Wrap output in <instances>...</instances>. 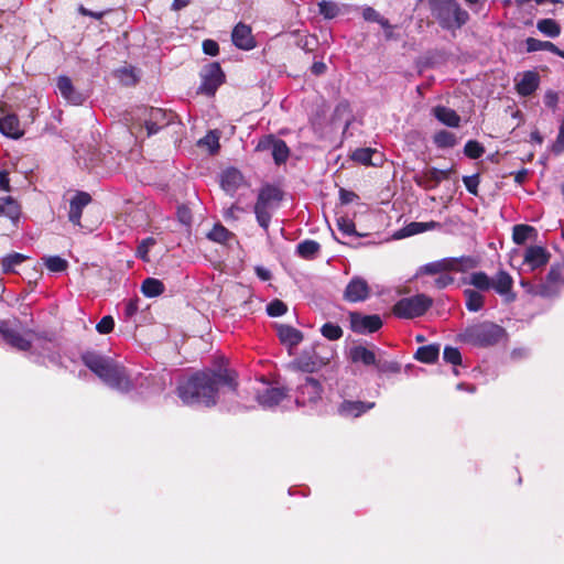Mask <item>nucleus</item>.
<instances>
[{
	"label": "nucleus",
	"instance_id": "1",
	"mask_svg": "<svg viewBox=\"0 0 564 564\" xmlns=\"http://www.w3.org/2000/svg\"><path fill=\"white\" fill-rule=\"evenodd\" d=\"M237 388L235 373L227 368L198 371L182 380L177 386V395L186 405H216L221 395L235 394Z\"/></svg>",
	"mask_w": 564,
	"mask_h": 564
},
{
	"label": "nucleus",
	"instance_id": "2",
	"mask_svg": "<svg viewBox=\"0 0 564 564\" xmlns=\"http://www.w3.org/2000/svg\"><path fill=\"white\" fill-rule=\"evenodd\" d=\"M82 360L107 387L120 393L137 391L143 394L149 387L150 375L131 372L110 356L98 351H86L82 355Z\"/></svg>",
	"mask_w": 564,
	"mask_h": 564
},
{
	"label": "nucleus",
	"instance_id": "3",
	"mask_svg": "<svg viewBox=\"0 0 564 564\" xmlns=\"http://www.w3.org/2000/svg\"><path fill=\"white\" fill-rule=\"evenodd\" d=\"M464 284L471 285L473 289H465L463 294L465 305L469 312H478L485 305L482 292L494 290L507 304L517 300V293L513 290V278L503 269L498 270L492 276L484 271H474L463 280Z\"/></svg>",
	"mask_w": 564,
	"mask_h": 564
},
{
	"label": "nucleus",
	"instance_id": "4",
	"mask_svg": "<svg viewBox=\"0 0 564 564\" xmlns=\"http://www.w3.org/2000/svg\"><path fill=\"white\" fill-rule=\"evenodd\" d=\"M0 334L3 339L13 348L26 351L31 348L40 349V354L51 362L57 364L59 355L56 345L52 338L42 335H34L33 339L23 336L18 329L12 328L7 322L0 323Z\"/></svg>",
	"mask_w": 564,
	"mask_h": 564
},
{
	"label": "nucleus",
	"instance_id": "5",
	"mask_svg": "<svg viewBox=\"0 0 564 564\" xmlns=\"http://www.w3.org/2000/svg\"><path fill=\"white\" fill-rule=\"evenodd\" d=\"M432 17L445 30L460 29L469 19L456 0H427Z\"/></svg>",
	"mask_w": 564,
	"mask_h": 564
},
{
	"label": "nucleus",
	"instance_id": "6",
	"mask_svg": "<svg viewBox=\"0 0 564 564\" xmlns=\"http://www.w3.org/2000/svg\"><path fill=\"white\" fill-rule=\"evenodd\" d=\"M506 336V330L491 322H481L467 326L459 335L460 341L477 346L489 347L498 344Z\"/></svg>",
	"mask_w": 564,
	"mask_h": 564
},
{
	"label": "nucleus",
	"instance_id": "7",
	"mask_svg": "<svg viewBox=\"0 0 564 564\" xmlns=\"http://www.w3.org/2000/svg\"><path fill=\"white\" fill-rule=\"evenodd\" d=\"M477 259L471 256H462L458 258L449 257L422 265L420 268V273L435 275L443 274L445 272H467L477 268Z\"/></svg>",
	"mask_w": 564,
	"mask_h": 564
},
{
	"label": "nucleus",
	"instance_id": "8",
	"mask_svg": "<svg viewBox=\"0 0 564 564\" xmlns=\"http://www.w3.org/2000/svg\"><path fill=\"white\" fill-rule=\"evenodd\" d=\"M432 299L425 294H416L400 299L393 306V314L399 318L412 319L420 317L432 306Z\"/></svg>",
	"mask_w": 564,
	"mask_h": 564
},
{
	"label": "nucleus",
	"instance_id": "9",
	"mask_svg": "<svg viewBox=\"0 0 564 564\" xmlns=\"http://www.w3.org/2000/svg\"><path fill=\"white\" fill-rule=\"evenodd\" d=\"M323 387L321 382L310 376H305L304 381L299 384L295 402L299 406L314 408L322 401Z\"/></svg>",
	"mask_w": 564,
	"mask_h": 564
},
{
	"label": "nucleus",
	"instance_id": "10",
	"mask_svg": "<svg viewBox=\"0 0 564 564\" xmlns=\"http://www.w3.org/2000/svg\"><path fill=\"white\" fill-rule=\"evenodd\" d=\"M202 84L199 91L212 96L225 80V74L218 63H210L200 73Z\"/></svg>",
	"mask_w": 564,
	"mask_h": 564
},
{
	"label": "nucleus",
	"instance_id": "11",
	"mask_svg": "<svg viewBox=\"0 0 564 564\" xmlns=\"http://www.w3.org/2000/svg\"><path fill=\"white\" fill-rule=\"evenodd\" d=\"M141 112L148 137L158 133L172 121L171 113L161 108H142Z\"/></svg>",
	"mask_w": 564,
	"mask_h": 564
},
{
	"label": "nucleus",
	"instance_id": "12",
	"mask_svg": "<svg viewBox=\"0 0 564 564\" xmlns=\"http://www.w3.org/2000/svg\"><path fill=\"white\" fill-rule=\"evenodd\" d=\"M256 149L257 151L270 150L273 160L278 165L285 163L290 155V149L288 148L286 143L272 134L265 135L259 140Z\"/></svg>",
	"mask_w": 564,
	"mask_h": 564
},
{
	"label": "nucleus",
	"instance_id": "13",
	"mask_svg": "<svg viewBox=\"0 0 564 564\" xmlns=\"http://www.w3.org/2000/svg\"><path fill=\"white\" fill-rule=\"evenodd\" d=\"M288 397L284 388L263 384L262 389L257 391L256 399L259 405L265 410H272L281 404Z\"/></svg>",
	"mask_w": 564,
	"mask_h": 564
},
{
	"label": "nucleus",
	"instance_id": "14",
	"mask_svg": "<svg viewBox=\"0 0 564 564\" xmlns=\"http://www.w3.org/2000/svg\"><path fill=\"white\" fill-rule=\"evenodd\" d=\"M550 257V252L541 246L527 247L523 253V272H534L544 268Z\"/></svg>",
	"mask_w": 564,
	"mask_h": 564
},
{
	"label": "nucleus",
	"instance_id": "15",
	"mask_svg": "<svg viewBox=\"0 0 564 564\" xmlns=\"http://www.w3.org/2000/svg\"><path fill=\"white\" fill-rule=\"evenodd\" d=\"M351 329L359 334L375 333L382 326L379 315H362L359 313L350 314Z\"/></svg>",
	"mask_w": 564,
	"mask_h": 564
},
{
	"label": "nucleus",
	"instance_id": "16",
	"mask_svg": "<svg viewBox=\"0 0 564 564\" xmlns=\"http://www.w3.org/2000/svg\"><path fill=\"white\" fill-rule=\"evenodd\" d=\"M369 295L368 282L361 276H354L344 291V299L351 303L364 302Z\"/></svg>",
	"mask_w": 564,
	"mask_h": 564
},
{
	"label": "nucleus",
	"instance_id": "17",
	"mask_svg": "<svg viewBox=\"0 0 564 564\" xmlns=\"http://www.w3.org/2000/svg\"><path fill=\"white\" fill-rule=\"evenodd\" d=\"M231 41L236 47L243 51H250L257 45L251 26L242 22L235 25L231 32Z\"/></svg>",
	"mask_w": 564,
	"mask_h": 564
},
{
	"label": "nucleus",
	"instance_id": "18",
	"mask_svg": "<svg viewBox=\"0 0 564 564\" xmlns=\"http://www.w3.org/2000/svg\"><path fill=\"white\" fill-rule=\"evenodd\" d=\"M56 87L59 95L70 105H82L86 97L77 90L68 76L61 75L56 78Z\"/></svg>",
	"mask_w": 564,
	"mask_h": 564
},
{
	"label": "nucleus",
	"instance_id": "19",
	"mask_svg": "<svg viewBox=\"0 0 564 564\" xmlns=\"http://www.w3.org/2000/svg\"><path fill=\"white\" fill-rule=\"evenodd\" d=\"M375 405V402L343 400L337 406V414L344 419H356L373 409Z\"/></svg>",
	"mask_w": 564,
	"mask_h": 564
},
{
	"label": "nucleus",
	"instance_id": "20",
	"mask_svg": "<svg viewBox=\"0 0 564 564\" xmlns=\"http://www.w3.org/2000/svg\"><path fill=\"white\" fill-rule=\"evenodd\" d=\"M514 80L517 93L523 97L531 96L540 85L538 73L532 70L524 72L519 79Z\"/></svg>",
	"mask_w": 564,
	"mask_h": 564
},
{
	"label": "nucleus",
	"instance_id": "21",
	"mask_svg": "<svg viewBox=\"0 0 564 564\" xmlns=\"http://www.w3.org/2000/svg\"><path fill=\"white\" fill-rule=\"evenodd\" d=\"M564 271L563 263H554L551 265L549 273L542 282L545 289L551 292V297L558 294L561 285L563 284L562 273Z\"/></svg>",
	"mask_w": 564,
	"mask_h": 564
},
{
	"label": "nucleus",
	"instance_id": "22",
	"mask_svg": "<svg viewBox=\"0 0 564 564\" xmlns=\"http://www.w3.org/2000/svg\"><path fill=\"white\" fill-rule=\"evenodd\" d=\"M90 195L85 192L77 193L69 204L68 219L74 225H80L83 208L90 202Z\"/></svg>",
	"mask_w": 564,
	"mask_h": 564
},
{
	"label": "nucleus",
	"instance_id": "23",
	"mask_svg": "<svg viewBox=\"0 0 564 564\" xmlns=\"http://www.w3.org/2000/svg\"><path fill=\"white\" fill-rule=\"evenodd\" d=\"M275 208L276 207L273 206L272 204H270L259 197L257 198V203L254 205L256 218H257L259 226L261 228H263V230L265 232H268V230H269V225H270L272 214L275 210Z\"/></svg>",
	"mask_w": 564,
	"mask_h": 564
},
{
	"label": "nucleus",
	"instance_id": "24",
	"mask_svg": "<svg viewBox=\"0 0 564 564\" xmlns=\"http://www.w3.org/2000/svg\"><path fill=\"white\" fill-rule=\"evenodd\" d=\"M243 183V176L237 169H227L223 172L221 178H220V185L221 188L229 193L234 194L236 191L242 185Z\"/></svg>",
	"mask_w": 564,
	"mask_h": 564
},
{
	"label": "nucleus",
	"instance_id": "25",
	"mask_svg": "<svg viewBox=\"0 0 564 564\" xmlns=\"http://www.w3.org/2000/svg\"><path fill=\"white\" fill-rule=\"evenodd\" d=\"M432 115L444 126L449 128H458L460 126V117L458 113L445 106H435L432 109Z\"/></svg>",
	"mask_w": 564,
	"mask_h": 564
},
{
	"label": "nucleus",
	"instance_id": "26",
	"mask_svg": "<svg viewBox=\"0 0 564 564\" xmlns=\"http://www.w3.org/2000/svg\"><path fill=\"white\" fill-rule=\"evenodd\" d=\"M0 132L7 137L17 139L22 135L19 119L15 115H7L0 118Z\"/></svg>",
	"mask_w": 564,
	"mask_h": 564
},
{
	"label": "nucleus",
	"instance_id": "27",
	"mask_svg": "<svg viewBox=\"0 0 564 564\" xmlns=\"http://www.w3.org/2000/svg\"><path fill=\"white\" fill-rule=\"evenodd\" d=\"M349 356L354 362H361L365 366H375L377 360L375 351L360 345L351 347Z\"/></svg>",
	"mask_w": 564,
	"mask_h": 564
},
{
	"label": "nucleus",
	"instance_id": "28",
	"mask_svg": "<svg viewBox=\"0 0 564 564\" xmlns=\"http://www.w3.org/2000/svg\"><path fill=\"white\" fill-rule=\"evenodd\" d=\"M278 336L284 345L290 347L299 345L303 339L302 333L289 325H280L278 327Z\"/></svg>",
	"mask_w": 564,
	"mask_h": 564
},
{
	"label": "nucleus",
	"instance_id": "29",
	"mask_svg": "<svg viewBox=\"0 0 564 564\" xmlns=\"http://www.w3.org/2000/svg\"><path fill=\"white\" fill-rule=\"evenodd\" d=\"M28 259L26 256L13 252L6 257H3L0 260V271L3 274L14 273L15 267L20 265L22 262H24Z\"/></svg>",
	"mask_w": 564,
	"mask_h": 564
},
{
	"label": "nucleus",
	"instance_id": "30",
	"mask_svg": "<svg viewBox=\"0 0 564 564\" xmlns=\"http://www.w3.org/2000/svg\"><path fill=\"white\" fill-rule=\"evenodd\" d=\"M0 216L15 220L20 216L19 204L10 196L0 198Z\"/></svg>",
	"mask_w": 564,
	"mask_h": 564
},
{
	"label": "nucleus",
	"instance_id": "31",
	"mask_svg": "<svg viewBox=\"0 0 564 564\" xmlns=\"http://www.w3.org/2000/svg\"><path fill=\"white\" fill-rule=\"evenodd\" d=\"M440 355V346L438 345H426L417 348L415 352V359L421 362L432 364L437 360Z\"/></svg>",
	"mask_w": 564,
	"mask_h": 564
},
{
	"label": "nucleus",
	"instance_id": "32",
	"mask_svg": "<svg viewBox=\"0 0 564 564\" xmlns=\"http://www.w3.org/2000/svg\"><path fill=\"white\" fill-rule=\"evenodd\" d=\"M319 250V243L311 239H306L296 246V253L303 259H314Z\"/></svg>",
	"mask_w": 564,
	"mask_h": 564
},
{
	"label": "nucleus",
	"instance_id": "33",
	"mask_svg": "<svg viewBox=\"0 0 564 564\" xmlns=\"http://www.w3.org/2000/svg\"><path fill=\"white\" fill-rule=\"evenodd\" d=\"M437 227H440V224L436 221H429V223L413 221V223H410L409 225H406L402 229L401 237L414 236V235L422 234L427 230L435 229Z\"/></svg>",
	"mask_w": 564,
	"mask_h": 564
},
{
	"label": "nucleus",
	"instance_id": "34",
	"mask_svg": "<svg viewBox=\"0 0 564 564\" xmlns=\"http://www.w3.org/2000/svg\"><path fill=\"white\" fill-rule=\"evenodd\" d=\"M524 43L528 53H533L538 51H549L555 54L557 51V46L550 41H541L534 37H528Z\"/></svg>",
	"mask_w": 564,
	"mask_h": 564
},
{
	"label": "nucleus",
	"instance_id": "35",
	"mask_svg": "<svg viewBox=\"0 0 564 564\" xmlns=\"http://www.w3.org/2000/svg\"><path fill=\"white\" fill-rule=\"evenodd\" d=\"M536 29L547 37H557L561 34V25L553 19H541L536 22Z\"/></svg>",
	"mask_w": 564,
	"mask_h": 564
},
{
	"label": "nucleus",
	"instance_id": "36",
	"mask_svg": "<svg viewBox=\"0 0 564 564\" xmlns=\"http://www.w3.org/2000/svg\"><path fill=\"white\" fill-rule=\"evenodd\" d=\"M433 142L440 149H449L457 144V138L453 132L440 130L433 135Z\"/></svg>",
	"mask_w": 564,
	"mask_h": 564
},
{
	"label": "nucleus",
	"instance_id": "37",
	"mask_svg": "<svg viewBox=\"0 0 564 564\" xmlns=\"http://www.w3.org/2000/svg\"><path fill=\"white\" fill-rule=\"evenodd\" d=\"M141 291L147 297H154L164 292V284L154 278H147L141 284Z\"/></svg>",
	"mask_w": 564,
	"mask_h": 564
},
{
	"label": "nucleus",
	"instance_id": "38",
	"mask_svg": "<svg viewBox=\"0 0 564 564\" xmlns=\"http://www.w3.org/2000/svg\"><path fill=\"white\" fill-rule=\"evenodd\" d=\"M449 170H438L431 167L424 172V178L429 187L437 186L443 180L449 176Z\"/></svg>",
	"mask_w": 564,
	"mask_h": 564
},
{
	"label": "nucleus",
	"instance_id": "39",
	"mask_svg": "<svg viewBox=\"0 0 564 564\" xmlns=\"http://www.w3.org/2000/svg\"><path fill=\"white\" fill-rule=\"evenodd\" d=\"M258 197L278 207L282 200V192L275 186L265 185L260 189Z\"/></svg>",
	"mask_w": 564,
	"mask_h": 564
},
{
	"label": "nucleus",
	"instance_id": "40",
	"mask_svg": "<svg viewBox=\"0 0 564 564\" xmlns=\"http://www.w3.org/2000/svg\"><path fill=\"white\" fill-rule=\"evenodd\" d=\"M378 154V151L375 150V149H371V148H360V149H356L352 154H351V159L355 161V162H358L362 165H376V163H373L371 160H372V156Z\"/></svg>",
	"mask_w": 564,
	"mask_h": 564
},
{
	"label": "nucleus",
	"instance_id": "41",
	"mask_svg": "<svg viewBox=\"0 0 564 564\" xmlns=\"http://www.w3.org/2000/svg\"><path fill=\"white\" fill-rule=\"evenodd\" d=\"M520 285L524 289V291L528 293V294H531V295H539V296H542V297H551V292L549 291V289H545L542 284V282L535 284L529 280H525V279H521L520 280Z\"/></svg>",
	"mask_w": 564,
	"mask_h": 564
},
{
	"label": "nucleus",
	"instance_id": "42",
	"mask_svg": "<svg viewBox=\"0 0 564 564\" xmlns=\"http://www.w3.org/2000/svg\"><path fill=\"white\" fill-rule=\"evenodd\" d=\"M231 236L232 234L227 228L219 224L215 225L214 228L207 235L209 240L219 243H226L231 238Z\"/></svg>",
	"mask_w": 564,
	"mask_h": 564
},
{
	"label": "nucleus",
	"instance_id": "43",
	"mask_svg": "<svg viewBox=\"0 0 564 564\" xmlns=\"http://www.w3.org/2000/svg\"><path fill=\"white\" fill-rule=\"evenodd\" d=\"M318 12L325 19L330 20L340 13V8L336 2L323 0L318 3Z\"/></svg>",
	"mask_w": 564,
	"mask_h": 564
},
{
	"label": "nucleus",
	"instance_id": "44",
	"mask_svg": "<svg viewBox=\"0 0 564 564\" xmlns=\"http://www.w3.org/2000/svg\"><path fill=\"white\" fill-rule=\"evenodd\" d=\"M198 145L206 147L212 154L219 149V135L216 131H209L198 141Z\"/></svg>",
	"mask_w": 564,
	"mask_h": 564
},
{
	"label": "nucleus",
	"instance_id": "45",
	"mask_svg": "<svg viewBox=\"0 0 564 564\" xmlns=\"http://www.w3.org/2000/svg\"><path fill=\"white\" fill-rule=\"evenodd\" d=\"M45 267L52 272H63L67 269V261L58 256H51L44 259Z\"/></svg>",
	"mask_w": 564,
	"mask_h": 564
},
{
	"label": "nucleus",
	"instance_id": "46",
	"mask_svg": "<svg viewBox=\"0 0 564 564\" xmlns=\"http://www.w3.org/2000/svg\"><path fill=\"white\" fill-rule=\"evenodd\" d=\"M375 367L380 373H397L401 366L397 361L377 358Z\"/></svg>",
	"mask_w": 564,
	"mask_h": 564
},
{
	"label": "nucleus",
	"instance_id": "47",
	"mask_svg": "<svg viewBox=\"0 0 564 564\" xmlns=\"http://www.w3.org/2000/svg\"><path fill=\"white\" fill-rule=\"evenodd\" d=\"M155 245V239L148 237L143 239L137 247L135 256L144 262H149V251Z\"/></svg>",
	"mask_w": 564,
	"mask_h": 564
},
{
	"label": "nucleus",
	"instance_id": "48",
	"mask_svg": "<svg viewBox=\"0 0 564 564\" xmlns=\"http://www.w3.org/2000/svg\"><path fill=\"white\" fill-rule=\"evenodd\" d=\"M485 153V148L475 140H469L464 147V154L469 159H479Z\"/></svg>",
	"mask_w": 564,
	"mask_h": 564
},
{
	"label": "nucleus",
	"instance_id": "49",
	"mask_svg": "<svg viewBox=\"0 0 564 564\" xmlns=\"http://www.w3.org/2000/svg\"><path fill=\"white\" fill-rule=\"evenodd\" d=\"M532 231H533V228L531 226L516 225L513 227V234H512L513 241L517 245L524 243L528 240V238Z\"/></svg>",
	"mask_w": 564,
	"mask_h": 564
},
{
	"label": "nucleus",
	"instance_id": "50",
	"mask_svg": "<svg viewBox=\"0 0 564 564\" xmlns=\"http://www.w3.org/2000/svg\"><path fill=\"white\" fill-rule=\"evenodd\" d=\"M321 333L329 340H337L343 336L341 328L334 323H325L321 328Z\"/></svg>",
	"mask_w": 564,
	"mask_h": 564
},
{
	"label": "nucleus",
	"instance_id": "51",
	"mask_svg": "<svg viewBox=\"0 0 564 564\" xmlns=\"http://www.w3.org/2000/svg\"><path fill=\"white\" fill-rule=\"evenodd\" d=\"M286 311V305L280 300H273L267 305V313L272 317L282 316Z\"/></svg>",
	"mask_w": 564,
	"mask_h": 564
},
{
	"label": "nucleus",
	"instance_id": "52",
	"mask_svg": "<svg viewBox=\"0 0 564 564\" xmlns=\"http://www.w3.org/2000/svg\"><path fill=\"white\" fill-rule=\"evenodd\" d=\"M443 358L446 362L457 366L462 362V355L455 347L446 346L444 348Z\"/></svg>",
	"mask_w": 564,
	"mask_h": 564
},
{
	"label": "nucleus",
	"instance_id": "53",
	"mask_svg": "<svg viewBox=\"0 0 564 564\" xmlns=\"http://www.w3.org/2000/svg\"><path fill=\"white\" fill-rule=\"evenodd\" d=\"M115 326V321L110 315L104 316L98 324L96 325V329L100 334H109Z\"/></svg>",
	"mask_w": 564,
	"mask_h": 564
},
{
	"label": "nucleus",
	"instance_id": "54",
	"mask_svg": "<svg viewBox=\"0 0 564 564\" xmlns=\"http://www.w3.org/2000/svg\"><path fill=\"white\" fill-rule=\"evenodd\" d=\"M463 183L466 187V189L473 194V195H477V189H478V185H479V176L478 174H475V175H469V176H464L463 177Z\"/></svg>",
	"mask_w": 564,
	"mask_h": 564
},
{
	"label": "nucleus",
	"instance_id": "55",
	"mask_svg": "<svg viewBox=\"0 0 564 564\" xmlns=\"http://www.w3.org/2000/svg\"><path fill=\"white\" fill-rule=\"evenodd\" d=\"M139 310V299H130L124 303L123 314L126 318H131Z\"/></svg>",
	"mask_w": 564,
	"mask_h": 564
},
{
	"label": "nucleus",
	"instance_id": "56",
	"mask_svg": "<svg viewBox=\"0 0 564 564\" xmlns=\"http://www.w3.org/2000/svg\"><path fill=\"white\" fill-rule=\"evenodd\" d=\"M453 283H454V278L451 274H448V272L440 274L434 280V286L438 290L445 289Z\"/></svg>",
	"mask_w": 564,
	"mask_h": 564
},
{
	"label": "nucleus",
	"instance_id": "57",
	"mask_svg": "<svg viewBox=\"0 0 564 564\" xmlns=\"http://www.w3.org/2000/svg\"><path fill=\"white\" fill-rule=\"evenodd\" d=\"M544 105L553 110L557 108L558 94L554 90H546L543 97Z\"/></svg>",
	"mask_w": 564,
	"mask_h": 564
},
{
	"label": "nucleus",
	"instance_id": "58",
	"mask_svg": "<svg viewBox=\"0 0 564 564\" xmlns=\"http://www.w3.org/2000/svg\"><path fill=\"white\" fill-rule=\"evenodd\" d=\"M203 52L209 56H216L219 53L218 43L214 40H204L203 41Z\"/></svg>",
	"mask_w": 564,
	"mask_h": 564
},
{
	"label": "nucleus",
	"instance_id": "59",
	"mask_svg": "<svg viewBox=\"0 0 564 564\" xmlns=\"http://www.w3.org/2000/svg\"><path fill=\"white\" fill-rule=\"evenodd\" d=\"M382 15L371 7L362 9V18L368 22H378Z\"/></svg>",
	"mask_w": 564,
	"mask_h": 564
},
{
	"label": "nucleus",
	"instance_id": "60",
	"mask_svg": "<svg viewBox=\"0 0 564 564\" xmlns=\"http://www.w3.org/2000/svg\"><path fill=\"white\" fill-rule=\"evenodd\" d=\"M339 230L343 231L347 236H351L355 234V225L351 221L341 219L338 221Z\"/></svg>",
	"mask_w": 564,
	"mask_h": 564
},
{
	"label": "nucleus",
	"instance_id": "61",
	"mask_svg": "<svg viewBox=\"0 0 564 564\" xmlns=\"http://www.w3.org/2000/svg\"><path fill=\"white\" fill-rule=\"evenodd\" d=\"M340 200L343 204H349L352 203L355 199L358 198L357 194H355L351 191L340 189L339 192Z\"/></svg>",
	"mask_w": 564,
	"mask_h": 564
},
{
	"label": "nucleus",
	"instance_id": "62",
	"mask_svg": "<svg viewBox=\"0 0 564 564\" xmlns=\"http://www.w3.org/2000/svg\"><path fill=\"white\" fill-rule=\"evenodd\" d=\"M0 189L4 192L10 191V180L7 171H0Z\"/></svg>",
	"mask_w": 564,
	"mask_h": 564
},
{
	"label": "nucleus",
	"instance_id": "63",
	"mask_svg": "<svg viewBox=\"0 0 564 564\" xmlns=\"http://www.w3.org/2000/svg\"><path fill=\"white\" fill-rule=\"evenodd\" d=\"M256 274L262 281H268L271 279V272L263 267H256Z\"/></svg>",
	"mask_w": 564,
	"mask_h": 564
},
{
	"label": "nucleus",
	"instance_id": "64",
	"mask_svg": "<svg viewBox=\"0 0 564 564\" xmlns=\"http://www.w3.org/2000/svg\"><path fill=\"white\" fill-rule=\"evenodd\" d=\"M326 70V65L322 62H315L312 66V72L315 75H321Z\"/></svg>",
	"mask_w": 564,
	"mask_h": 564
}]
</instances>
